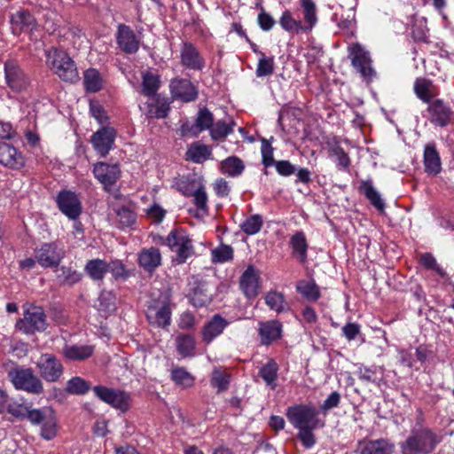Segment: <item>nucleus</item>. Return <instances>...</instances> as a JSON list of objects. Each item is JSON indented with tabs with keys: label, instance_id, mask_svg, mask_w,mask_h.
Here are the masks:
<instances>
[{
	"label": "nucleus",
	"instance_id": "680f3d73",
	"mask_svg": "<svg viewBox=\"0 0 454 454\" xmlns=\"http://www.w3.org/2000/svg\"><path fill=\"white\" fill-rule=\"evenodd\" d=\"M273 147L270 144V142L266 139L262 140V164L265 167H270L272 165H275L276 161L274 160L273 157Z\"/></svg>",
	"mask_w": 454,
	"mask_h": 454
},
{
	"label": "nucleus",
	"instance_id": "1a4fd4ad",
	"mask_svg": "<svg viewBox=\"0 0 454 454\" xmlns=\"http://www.w3.org/2000/svg\"><path fill=\"white\" fill-rule=\"evenodd\" d=\"M30 423L41 425V436L49 441L57 435L58 425L54 411L49 407L34 411L30 414Z\"/></svg>",
	"mask_w": 454,
	"mask_h": 454
},
{
	"label": "nucleus",
	"instance_id": "20e7f679",
	"mask_svg": "<svg viewBox=\"0 0 454 454\" xmlns=\"http://www.w3.org/2000/svg\"><path fill=\"white\" fill-rule=\"evenodd\" d=\"M23 308L24 317L16 322V329L25 334L44 331L47 327V321L43 309L30 303L25 304Z\"/></svg>",
	"mask_w": 454,
	"mask_h": 454
},
{
	"label": "nucleus",
	"instance_id": "b1692460",
	"mask_svg": "<svg viewBox=\"0 0 454 454\" xmlns=\"http://www.w3.org/2000/svg\"><path fill=\"white\" fill-rule=\"evenodd\" d=\"M260 276L253 265H249L240 277L239 286L248 299L254 298L259 294Z\"/></svg>",
	"mask_w": 454,
	"mask_h": 454
},
{
	"label": "nucleus",
	"instance_id": "f704fd0d",
	"mask_svg": "<svg viewBox=\"0 0 454 454\" xmlns=\"http://www.w3.org/2000/svg\"><path fill=\"white\" fill-rule=\"evenodd\" d=\"M279 370L278 364L274 359H269L259 370V375L263 380L265 384L271 389L277 387L278 372Z\"/></svg>",
	"mask_w": 454,
	"mask_h": 454
},
{
	"label": "nucleus",
	"instance_id": "7c9ffc66",
	"mask_svg": "<svg viewBox=\"0 0 454 454\" xmlns=\"http://www.w3.org/2000/svg\"><path fill=\"white\" fill-rule=\"evenodd\" d=\"M186 158L194 163H203L206 160L212 159V148L211 146L200 144V142L192 143L187 149Z\"/></svg>",
	"mask_w": 454,
	"mask_h": 454
},
{
	"label": "nucleus",
	"instance_id": "9d476101",
	"mask_svg": "<svg viewBox=\"0 0 454 454\" xmlns=\"http://www.w3.org/2000/svg\"><path fill=\"white\" fill-rule=\"evenodd\" d=\"M348 58L352 66L366 80H371L375 75V71L372 67V59L369 52L366 51L359 43H352L348 48Z\"/></svg>",
	"mask_w": 454,
	"mask_h": 454
},
{
	"label": "nucleus",
	"instance_id": "ea45409f",
	"mask_svg": "<svg viewBox=\"0 0 454 454\" xmlns=\"http://www.w3.org/2000/svg\"><path fill=\"white\" fill-rule=\"evenodd\" d=\"M98 310L105 317L114 312L116 309V297L109 291H102L98 298L96 305Z\"/></svg>",
	"mask_w": 454,
	"mask_h": 454
},
{
	"label": "nucleus",
	"instance_id": "338daca9",
	"mask_svg": "<svg viewBox=\"0 0 454 454\" xmlns=\"http://www.w3.org/2000/svg\"><path fill=\"white\" fill-rule=\"evenodd\" d=\"M340 403V395L337 391L332 392L328 397L324 401L323 404L321 405V411L323 412H326L333 408H336L339 406Z\"/></svg>",
	"mask_w": 454,
	"mask_h": 454
},
{
	"label": "nucleus",
	"instance_id": "412c9836",
	"mask_svg": "<svg viewBox=\"0 0 454 454\" xmlns=\"http://www.w3.org/2000/svg\"><path fill=\"white\" fill-rule=\"evenodd\" d=\"M12 30L14 34L31 33L36 27L37 22L34 16L27 10H19L11 16Z\"/></svg>",
	"mask_w": 454,
	"mask_h": 454
},
{
	"label": "nucleus",
	"instance_id": "6ab92c4d",
	"mask_svg": "<svg viewBox=\"0 0 454 454\" xmlns=\"http://www.w3.org/2000/svg\"><path fill=\"white\" fill-rule=\"evenodd\" d=\"M358 447L360 454H392L395 449L394 442L387 438L364 439L359 441Z\"/></svg>",
	"mask_w": 454,
	"mask_h": 454
},
{
	"label": "nucleus",
	"instance_id": "13d9d810",
	"mask_svg": "<svg viewBox=\"0 0 454 454\" xmlns=\"http://www.w3.org/2000/svg\"><path fill=\"white\" fill-rule=\"evenodd\" d=\"M190 301L194 307L201 308L210 303L211 295L202 287H197L191 294Z\"/></svg>",
	"mask_w": 454,
	"mask_h": 454
},
{
	"label": "nucleus",
	"instance_id": "052dcab7",
	"mask_svg": "<svg viewBox=\"0 0 454 454\" xmlns=\"http://www.w3.org/2000/svg\"><path fill=\"white\" fill-rule=\"evenodd\" d=\"M426 20H416L412 25L411 36L417 42H425L427 38Z\"/></svg>",
	"mask_w": 454,
	"mask_h": 454
},
{
	"label": "nucleus",
	"instance_id": "423d86ee",
	"mask_svg": "<svg viewBox=\"0 0 454 454\" xmlns=\"http://www.w3.org/2000/svg\"><path fill=\"white\" fill-rule=\"evenodd\" d=\"M286 417L290 423L297 429L318 427L317 411L310 405L300 404L288 407Z\"/></svg>",
	"mask_w": 454,
	"mask_h": 454
},
{
	"label": "nucleus",
	"instance_id": "58836bf2",
	"mask_svg": "<svg viewBox=\"0 0 454 454\" xmlns=\"http://www.w3.org/2000/svg\"><path fill=\"white\" fill-rule=\"evenodd\" d=\"M83 84L86 91L98 92L103 88V79L95 68H89L83 74Z\"/></svg>",
	"mask_w": 454,
	"mask_h": 454
},
{
	"label": "nucleus",
	"instance_id": "a19ab883",
	"mask_svg": "<svg viewBox=\"0 0 454 454\" xmlns=\"http://www.w3.org/2000/svg\"><path fill=\"white\" fill-rule=\"evenodd\" d=\"M177 352L184 357L193 356L196 342L194 337L190 334H180L176 338Z\"/></svg>",
	"mask_w": 454,
	"mask_h": 454
},
{
	"label": "nucleus",
	"instance_id": "774afa93",
	"mask_svg": "<svg viewBox=\"0 0 454 454\" xmlns=\"http://www.w3.org/2000/svg\"><path fill=\"white\" fill-rule=\"evenodd\" d=\"M278 173L284 176H289L295 172V167L288 160H278L275 163Z\"/></svg>",
	"mask_w": 454,
	"mask_h": 454
},
{
	"label": "nucleus",
	"instance_id": "4c0bfd02",
	"mask_svg": "<svg viewBox=\"0 0 454 454\" xmlns=\"http://www.w3.org/2000/svg\"><path fill=\"white\" fill-rule=\"evenodd\" d=\"M231 374L224 369L215 367L211 373V387L216 388L218 393L225 392L230 385Z\"/></svg>",
	"mask_w": 454,
	"mask_h": 454
},
{
	"label": "nucleus",
	"instance_id": "4468645a",
	"mask_svg": "<svg viewBox=\"0 0 454 454\" xmlns=\"http://www.w3.org/2000/svg\"><path fill=\"white\" fill-rule=\"evenodd\" d=\"M40 376L47 382L58 381L64 372L62 363L52 354H43L36 362Z\"/></svg>",
	"mask_w": 454,
	"mask_h": 454
},
{
	"label": "nucleus",
	"instance_id": "3c124183",
	"mask_svg": "<svg viewBox=\"0 0 454 454\" xmlns=\"http://www.w3.org/2000/svg\"><path fill=\"white\" fill-rule=\"evenodd\" d=\"M233 125L234 122L226 123L223 121H218L210 129L211 138L215 141L224 139L233 132Z\"/></svg>",
	"mask_w": 454,
	"mask_h": 454
},
{
	"label": "nucleus",
	"instance_id": "39448f33",
	"mask_svg": "<svg viewBox=\"0 0 454 454\" xmlns=\"http://www.w3.org/2000/svg\"><path fill=\"white\" fill-rule=\"evenodd\" d=\"M8 375L17 389L33 395H41L44 391L43 382L31 368H16L10 371Z\"/></svg>",
	"mask_w": 454,
	"mask_h": 454
},
{
	"label": "nucleus",
	"instance_id": "37998d69",
	"mask_svg": "<svg viewBox=\"0 0 454 454\" xmlns=\"http://www.w3.org/2000/svg\"><path fill=\"white\" fill-rule=\"evenodd\" d=\"M296 290L309 301H315L321 296L319 287L313 280H300L296 284Z\"/></svg>",
	"mask_w": 454,
	"mask_h": 454
},
{
	"label": "nucleus",
	"instance_id": "2f4dec72",
	"mask_svg": "<svg viewBox=\"0 0 454 454\" xmlns=\"http://www.w3.org/2000/svg\"><path fill=\"white\" fill-rule=\"evenodd\" d=\"M245 168L244 161L237 156H229L220 162L221 173L230 177L241 176Z\"/></svg>",
	"mask_w": 454,
	"mask_h": 454
},
{
	"label": "nucleus",
	"instance_id": "0e129e2a",
	"mask_svg": "<svg viewBox=\"0 0 454 454\" xmlns=\"http://www.w3.org/2000/svg\"><path fill=\"white\" fill-rule=\"evenodd\" d=\"M107 267L108 271L111 272L114 278L116 279H125L129 276L128 270L121 261H112L111 262L107 263Z\"/></svg>",
	"mask_w": 454,
	"mask_h": 454
},
{
	"label": "nucleus",
	"instance_id": "7ed1b4c3",
	"mask_svg": "<svg viewBox=\"0 0 454 454\" xmlns=\"http://www.w3.org/2000/svg\"><path fill=\"white\" fill-rule=\"evenodd\" d=\"M46 64L64 82H75L79 80L74 61L62 50L54 47L46 51Z\"/></svg>",
	"mask_w": 454,
	"mask_h": 454
},
{
	"label": "nucleus",
	"instance_id": "603ef678",
	"mask_svg": "<svg viewBox=\"0 0 454 454\" xmlns=\"http://www.w3.org/2000/svg\"><path fill=\"white\" fill-rule=\"evenodd\" d=\"M172 380L183 387H190L194 383V378L185 369L177 367L171 372Z\"/></svg>",
	"mask_w": 454,
	"mask_h": 454
},
{
	"label": "nucleus",
	"instance_id": "c85d7f7f",
	"mask_svg": "<svg viewBox=\"0 0 454 454\" xmlns=\"http://www.w3.org/2000/svg\"><path fill=\"white\" fill-rule=\"evenodd\" d=\"M425 171L430 175H437L442 168L441 159L434 144H428L424 150Z\"/></svg>",
	"mask_w": 454,
	"mask_h": 454
},
{
	"label": "nucleus",
	"instance_id": "ddd939ff",
	"mask_svg": "<svg viewBox=\"0 0 454 454\" xmlns=\"http://www.w3.org/2000/svg\"><path fill=\"white\" fill-rule=\"evenodd\" d=\"M4 78L7 86L14 92L25 91L30 85L29 77L13 60L4 63Z\"/></svg>",
	"mask_w": 454,
	"mask_h": 454
},
{
	"label": "nucleus",
	"instance_id": "2eb2a0df",
	"mask_svg": "<svg viewBox=\"0 0 454 454\" xmlns=\"http://www.w3.org/2000/svg\"><path fill=\"white\" fill-rule=\"evenodd\" d=\"M117 48L125 54H135L140 46V39L133 29L125 25L120 24L115 34Z\"/></svg>",
	"mask_w": 454,
	"mask_h": 454
},
{
	"label": "nucleus",
	"instance_id": "c756f323",
	"mask_svg": "<svg viewBox=\"0 0 454 454\" xmlns=\"http://www.w3.org/2000/svg\"><path fill=\"white\" fill-rule=\"evenodd\" d=\"M94 347L91 345H65L62 349L63 356L70 361H82L92 356Z\"/></svg>",
	"mask_w": 454,
	"mask_h": 454
},
{
	"label": "nucleus",
	"instance_id": "aec40b11",
	"mask_svg": "<svg viewBox=\"0 0 454 454\" xmlns=\"http://www.w3.org/2000/svg\"><path fill=\"white\" fill-rule=\"evenodd\" d=\"M0 164L12 169H20L25 165V158L13 145L0 142Z\"/></svg>",
	"mask_w": 454,
	"mask_h": 454
},
{
	"label": "nucleus",
	"instance_id": "0eeeda50",
	"mask_svg": "<svg viewBox=\"0 0 454 454\" xmlns=\"http://www.w3.org/2000/svg\"><path fill=\"white\" fill-rule=\"evenodd\" d=\"M171 314L170 299L163 295L148 307L146 317L150 325L164 328L170 325Z\"/></svg>",
	"mask_w": 454,
	"mask_h": 454
},
{
	"label": "nucleus",
	"instance_id": "a878e982",
	"mask_svg": "<svg viewBox=\"0 0 454 454\" xmlns=\"http://www.w3.org/2000/svg\"><path fill=\"white\" fill-rule=\"evenodd\" d=\"M162 256L159 248H143L137 254V263L147 273H153L161 265Z\"/></svg>",
	"mask_w": 454,
	"mask_h": 454
},
{
	"label": "nucleus",
	"instance_id": "5fc2aeb1",
	"mask_svg": "<svg viewBox=\"0 0 454 454\" xmlns=\"http://www.w3.org/2000/svg\"><path fill=\"white\" fill-rule=\"evenodd\" d=\"M90 387L87 381L80 377H74L67 383V392L72 395H83L88 392Z\"/></svg>",
	"mask_w": 454,
	"mask_h": 454
},
{
	"label": "nucleus",
	"instance_id": "49530a36",
	"mask_svg": "<svg viewBox=\"0 0 454 454\" xmlns=\"http://www.w3.org/2000/svg\"><path fill=\"white\" fill-rule=\"evenodd\" d=\"M265 303L277 313H281L287 309V303L282 293L271 291L265 295Z\"/></svg>",
	"mask_w": 454,
	"mask_h": 454
},
{
	"label": "nucleus",
	"instance_id": "69168bd1",
	"mask_svg": "<svg viewBox=\"0 0 454 454\" xmlns=\"http://www.w3.org/2000/svg\"><path fill=\"white\" fill-rule=\"evenodd\" d=\"M258 25L263 31H270L275 25V20L272 16L267 13L263 8L258 14Z\"/></svg>",
	"mask_w": 454,
	"mask_h": 454
},
{
	"label": "nucleus",
	"instance_id": "f257e3e1",
	"mask_svg": "<svg viewBox=\"0 0 454 454\" xmlns=\"http://www.w3.org/2000/svg\"><path fill=\"white\" fill-rule=\"evenodd\" d=\"M303 13V21L294 17L290 10L282 12L279 25L289 33L299 34L310 31L317 22V5L313 0H300Z\"/></svg>",
	"mask_w": 454,
	"mask_h": 454
},
{
	"label": "nucleus",
	"instance_id": "6e6d98bb",
	"mask_svg": "<svg viewBox=\"0 0 454 454\" xmlns=\"http://www.w3.org/2000/svg\"><path fill=\"white\" fill-rule=\"evenodd\" d=\"M36 409H30L28 406L17 403H9L7 406V411L18 418V419H27L30 421V414L35 411Z\"/></svg>",
	"mask_w": 454,
	"mask_h": 454
},
{
	"label": "nucleus",
	"instance_id": "393cba45",
	"mask_svg": "<svg viewBox=\"0 0 454 454\" xmlns=\"http://www.w3.org/2000/svg\"><path fill=\"white\" fill-rule=\"evenodd\" d=\"M283 325L278 320H268L259 323L258 333L261 343L269 346L282 337Z\"/></svg>",
	"mask_w": 454,
	"mask_h": 454
},
{
	"label": "nucleus",
	"instance_id": "a18cd8bd",
	"mask_svg": "<svg viewBox=\"0 0 454 454\" xmlns=\"http://www.w3.org/2000/svg\"><path fill=\"white\" fill-rule=\"evenodd\" d=\"M116 221L120 228L130 227L137 220V215L134 210L128 206H122L116 208Z\"/></svg>",
	"mask_w": 454,
	"mask_h": 454
},
{
	"label": "nucleus",
	"instance_id": "c03bdc74",
	"mask_svg": "<svg viewBox=\"0 0 454 454\" xmlns=\"http://www.w3.org/2000/svg\"><path fill=\"white\" fill-rule=\"evenodd\" d=\"M160 87L159 76L147 72L143 74L142 93L148 98L156 97Z\"/></svg>",
	"mask_w": 454,
	"mask_h": 454
},
{
	"label": "nucleus",
	"instance_id": "4be33fe9",
	"mask_svg": "<svg viewBox=\"0 0 454 454\" xmlns=\"http://www.w3.org/2000/svg\"><path fill=\"white\" fill-rule=\"evenodd\" d=\"M115 135L113 128H102L91 137L92 145L101 157L108 154L114 145Z\"/></svg>",
	"mask_w": 454,
	"mask_h": 454
},
{
	"label": "nucleus",
	"instance_id": "f03ea898",
	"mask_svg": "<svg viewBox=\"0 0 454 454\" xmlns=\"http://www.w3.org/2000/svg\"><path fill=\"white\" fill-rule=\"evenodd\" d=\"M442 436L425 427L412 431L401 444L403 454H430L441 442Z\"/></svg>",
	"mask_w": 454,
	"mask_h": 454
},
{
	"label": "nucleus",
	"instance_id": "5701e85b",
	"mask_svg": "<svg viewBox=\"0 0 454 454\" xmlns=\"http://www.w3.org/2000/svg\"><path fill=\"white\" fill-rule=\"evenodd\" d=\"M173 98L183 102L194 101L198 98L196 87L187 79H174L170 82Z\"/></svg>",
	"mask_w": 454,
	"mask_h": 454
},
{
	"label": "nucleus",
	"instance_id": "f8f14e48",
	"mask_svg": "<svg viewBox=\"0 0 454 454\" xmlns=\"http://www.w3.org/2000/svg\"><path fill=\"white\" fill-rule=\"evenodd\" d=\"M65 256V252L55 242L43 243L35 250L36 262L43 268H54L59 266Z\"/></svg>",
	"mask_w": 454,
	"mask_h": 454
},
{
	"label": "nucleus",
	"instance_id": "dca6fc26",
	"mask_svg": "<svg viewBox=\"0 0 454 454\" xmlns=\"http://www.w3.org/2000/svg\"><path fill=\"white\" fill-rule=\"evenodd\" d=\"M427 113L429 121L442 128L448 126L454 115L451 108L442 99H435L428 104Z\"/></svg>",
	"mask_w": 454,
	"mask_h": 454
},
{
	"label": "nucleus",
	"instance_id": "de8ad7c7",
	"mask_svg": "<svg viewBox=\"0 0 454 454\" xmlns=\"http://www.w3.org/2000/svg\"><path fill=\"white\" fill-rule=\"evenodd\" d=\"M263 225L262 215L255 214L245 219L240 224V230L247 235L257 234Z\"/></svg>",
	"mask_w": 454,
	"mask_h": 454
},
{
	"label": "nucleus",
	"instance_id": "72a5a7b5",
	"mask_svg": "<svg viewBox=\"0 0 454 454\" xmlns=\"http://www.w3.org/2000/svg\"><path fill=\"white\" fill-rule=\"evenodd\" d=\"M150 102L146 104L145 115L148 118L162 119L168 115L169 106L167 102L160 99L159 96L151 97Z\"/></svg>",
	"mask_w": 454,
	"mask_h": 454
},
{
	"label": "nucleus",
	"instance_id": "09e8293b",
	"mask_svg": "<svg viewBox=\"0 0 454 454\" xmlns=\"http://www.w3.org/2000/svg\"><path fill=\"white\" fill-rule=\"evenodd\" d=\"M254 51L260 55L256 68V75L258 77L270 75L274 72V58L267 57L263 52L257 50Z\"/></svg>",
	"mask_w": 454,
	"mask_h": 454
},
{
	"label": "nucleus",
	"instance_id": "4d7b16f0",
	"mask_svg": "<svg viewBox=\"0 0 454 454\" xmlns=\"http://www.w3.org/2000/svg\"><path fill=\"white\" fill-rule=\"evenodd\" d=\"M233 257V249L231 246L221 245L212 251V260L214 262H225Z\"/></svg>",
	"mask_w": 454,
	"mask_h": 454
},
{
	"label": "nucleus",
	"instance_id": "cd10ccee",
	"mask_svg": "<svg viewBox=\"0 0 454 454\" xmlns=\"http://www.w3.org/2000/svg\"><path fill=\"white\" fill-rule=\"evenodd\" d=\"M95 177L106 187L113 185L120 177V169L117 165H108L98 162L94 166Z\"/></svg>",
	"mask_w": 454,
	"mask_h": 454
},
{
	"label": "nucleus",
	"instance_id": "79ce46f5",
	"mask_svg": "<svg viewBox=\"0 0 454 454\" xmlns=\"http://www.w3.org/2000/svg\"><path fill=\"white\" fill-rule=\"evenodd\" d=\"M359 189L364 194V196L370 200L372 206H374L380 211L384 210V201L381 199L380 193L373 187L371 180L363 181L361 183Z\"/></svg>",
	"mask_w": 454,
	"mask_h": 454
},
{
	"label": "nucleus",
	"instance_id": "e2e57ef3",
	"mask_svg": "<svg viewBox=\"0 0 454 454\" xmlns=\"http://www.w3.org/2000/svg\"><path fill=\"white\" fill-rule=\"evenodd\" d=\"M316 428L306 427L298 429V438L301 440L302 445L306 449H310L316 443L315 434H313V430Z\"/></svg>",
	"mask_w": 454,
	"mask_h": 454
},
{
	"label": "nucleus",
	"instance_id": "c9c22d12",
	"mask_svg": "<svg viewBox=\"0 0 454 454\" xmlns=\"http://www.w3.org/2000/svg\"><path fill=\"white\" fill-rule=\"evenodd\" d=\"M414 90L417 97L427 104H430L437 94L432 82L426 79L417 80L414 84Z\"/></svg>",
	"mask_w": 454,
	"mask_h": 454
},
{
	"label": "nucleus",
	"instance_id": "473e14b6",
	"mask_svg": "<svg viewBox=\"0 0 454 454\" xmlns=\"http://www.w3.org/2000/svg\"><path fill=\"white\" fill-rule=\"evenodd\" d=\"M294 255L297 256L301 263H305L308 257V242L302 231H297L290 239Z\"/></svg>",
	"mask_w": 454,
	"mask_h": 454
},
{
	"label": "nucleus",
	"instance_id": "a211bd4d",
	"mask_svg": "<svg viewBox=\"0 0 454 454\" xmlns=\"http://www.w3.org/2000/svg\"><path fill=\"white\" fill-rule=\"evenodd\" d=\"M180 59L181 64L186 68L202 70L205 67V59L192 43H183L180 50Z\"/></svg>",
	"mask_w": 454,
	"mask_h": 454
},
{
	"label": "nucleus",
	"instance_id": "bb28decb",
	"mask_svg": "<svg viewBox=\"0 0 454 454\" xmlns=\"http://www.w3.org/2000/svg\"><path fill=\"white\" fill-rule=\"evenodd\" d=\"M228 325L229 322L219 314L213 316L201 331L202 341L206 344L211 343L216 337L223 333Z\"/></svg>",
	"mask_w": 454,
	"mask_h": 454
},
{
	"label": "nucleus",
	"instance_id": "864d4df0",
	"mask_svg": "<svg viewBox=\"0 0 454 454\" xmlns=\"http://www.w3.org/2000/svg\"><path fill=\"white\" fill-rule=\"evenodd\" d=\"M60 271L61 273L58 274V278L64 285L72 286L82 279V274L70 267L62 266Z\"/></svg>",
	"mask_w": 454,
	"mask_h": 454
},
{
	"label": "nucleus",
	"instance_id": "f3484780",
	"mask_svg": "<svg viewBox=\"0 0 454 454\" xmlns=\"http://www.w3.org/2000/svg\"><path fill=\"white\" fill-rule=\"evenodd\" d=\"M57 203L59 210L69 219L75 220L82 213L81 202L73 192H60L57 197Z\"/></svg>",
	"mask_w": 454,
	"mask_h": 454
},
{
	"label": "nucleus",
	"instance_id": "9b49d317",
	"mask_svg": "<svg viewBox=\"0 0 454 454\" xmlns=\"http://www.w3.org/2000/svg\"><path fill=\"white\" fill-rule=\"evenodd\" d=\"M93 392L101 401L115 409L126 411L129 408L130 395L125 391L96 386Z\"/></svg>",
	"mask_w": 454,
	"mask_h": 454
},
{
	"label": "nucleus",
	"instance_id": "6e6552de",
	"mask_svg": "<svg viewBox=\"0 0 454 454\" xmlns=\"http://www.w3.org/2000/svg\"><path fill=\"white\" fill-rule=\"evenodd\" d=\"M166 245L176 253V261L179 264L184 263L194 253L192 240L184 231H170L166 238Z\"/></svg>",
	"mask_w": 454,
	"mask_h": 454
},
{
	"label": "nucleus",
	"instance_id": "bf43d9fd",
	"mask_svg": "<svg viewBox=\"0 0 454 454\" xmlns=\"http://www.w3.org/2000/svg\"><path fill=\"white\" fill-rule=\"evenodd\" d=\"M184 194L186 196L192 195L194 199V204L196 205L197 208L204 214L207 213V195L203 185H200L198 189L190 194Z\"/></svg>",
	"mask_w": 454,
	"mask_h": 454
},
{
	"label": "nucleus",
	"instance_id": "e433bc0d",
	"mask_svg": "<svg viewBox=\"0 0 454 454\" xmlns=\"http://www.w3.org/2000/svg\"><path fill=\"white\" fill-rule=\"evenodd\" d=\"M90 278L95 281L102 280L108 272L107 262L101 259L90 260L84 268Z\"/></svg>",
	"mask_w": 454,
	"mask_h": 454
},
{
	"label": "nucleus",
	"instance_id": "8fccbe9b",
	"mask_svg": "<svg viewBox=\"0 0 454 454\" xmlns=\"http://www.w3.org/2000/svg\"><path fill=\"white\" fill-rule=\"evenodd\" d=\"M214 115L207 108L204 107L200 109L195 120V129H197V132L201 133L206 129L210 130L214 124Z\"/></svg>",
	"mask_w": 454,
	"mask_h": 454
}]
</instances>
